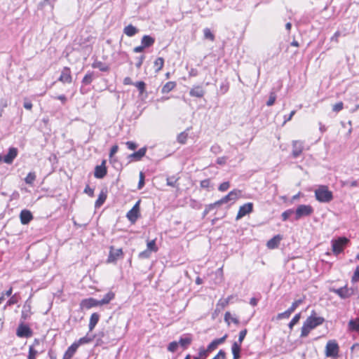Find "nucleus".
<instances>
[{"label":"nucleus","instance_id":"f257e3e1","mask_svg":"<svg viewBox=\"0 0 359 359\" xmlns=\"http://www.w3.org/2000/svg\"><path fill=\"white\" fill-rule=\"evenodd\" d=\"M325 319L323 317H317L312 314L308 317L304 323L302 327L301 337H306L311 330L316 328L320 325H322Z\"/></svg>","mask_w":359,"mask_h":359},{"label":"nucleus","instance_id":"f03ea898","mask_svg":"<svg viewBox=\"0 0 359 359\" xmlns=\"http://www.w3.org/2000/svg\"><path fill=\"white\" fill-rule=\"evenodd\" d=\"M316 199L320 203H329L333 199V194L325 185H320L315 190Z\"/></svg>","mask_w":359,"mask_h":359},{"label":"nucleus","instance_id":"7ed1b4c3","mask_svg":"<svg viewBox=\"0 0 359 359\" xmlns=\"http://www.w3.org/2000/svg\"><path fill=\"white\" fill-rule=\"evenodd\" d=\"M348 241V239L346 237H339L337 239L332 240L331 243L333 253L334 255H339L343 252Z\"/></svg>","mask_w":359,"mask_h":359},{"label":"nucleus","instance_id":"20e7f679","mask_svg":"<svg viewBox=\"0 0 359 359\" xmlns=\"http://www.w3.org/2000/svg\"><path fill=\"white\" fill-rule=\"evenodd\" d=\"M313 212V208L310 205H299L295 210V220L304 217L310 216Z\"/></svg>","mask_w":359,"mask_h":359},{"label":"nucleus","instance_id":"39448f33","mask_svg":"<svg viewBox=\"0 0 359 359\" xmlns=\"http://www.w3.org/2000/svg\"><path fill=\"white\" fill-rule=\"evenodd\" d=\"M339 353V346L334 340L327 341L325 346V355L327 357L337 358Z\"/></svg>","mask_w":359,"mask_h":359},{"label":"nucleus","instance_id":"423d86ee","mask_svg":"<svg viewBox=\"0 0 359 359\" xmlns=\"http://www.w3.org/2000/svg\"><path fill=\"white\" fill-rule=\"evenodd\" d=\"M331 292L337 294L341 299H346L350 297L354 294V290L353 288H348L347 287H341L338 289H331Z\"/></svg>","mask_w":359,"mask_h":359},{"label":"nucleus","instance_id":"0eeeda50","mask_svg":"<svg viewBox=\"0 0 359 359\" xmlns=\"http://www.w3.org/2000/svg\"><path fill=\"white\" fill-rule=\"evenodd\" d=\"M140 201H138L133 207L131 210H130L126 215L128 219L134 223L136 222L140 215Z\"/></svg>","mask_w":359,"mask_h":359},{"label":"nucleus","instance_id":"6e6552de","mask_svg":"<svg viewBox=\"0 0 359 359\" xmlns=\"http://www.w3.org/2000/svg\"><path fill=\"white\" fill-rule=\"evenodd\" d=\"M123 256L121 248L116 249L113 246L110 247L109 254L107 258L108 263H115L116 260Z\"/></svg>","mask_w":359,"mask_h":359},{"label":"nucleus","instance_id":"1a4fd4ad","mask_svg":"<svg viewBox=\"0 0 359 359\" xmlns=\"http://www.w3.org/2000/svg\"><path fill=\"white\" fill-rule=\"evenodd\" d=\"M253 210V204L252 203H247L244 205H241L238 210V214L236 215V219L238 220L245 216L248 214H250Z\"/></svg>","mask_w":359,"mask_h":359},{"label":"nucleus","instance_id":"9d476101","mask_svg":"<svg viewBox=\"0 0 359 359\" xmlns=\"http://www.w3.org/2000/svg\"><path fill=\"white\" fill-rule=\"evenodd\" d=\"M292 156L293 158H298L302 153L304 149V142L299 140H293L292 142Z\"/></svg>","mask_w":359,"mask_h":359},{"label":"nucleus","instance_id":"9b49d317","mask_svg":"<svg viewBox=\"0 0 359 359\" xmlns=\"http://www.w3.org/2000/svg\"><path fill=\"white\" fill-rule=\"evenodd\" d=\"M240 193V191L234 189L230 191L226 196H224L220 200L217 201V203L221 205L224 203H226L231 201H235L238 198V194Z\"/></svg>","mask_w":359,"mask_h":359},{"label":"nucleus","instance_id":"f8f14e48","mask_svg":"<svg viewBox=\"0 0 359 359\" xmlns=\"http://www.w3.org/2000/svg\"><path fill=\"white\" fill-rule=\"evenodd\" d=\"M105 161H103L100 165L95 168L94 176L97 179H102L107 175V168L105 166Z\"/></svg>","mask_w":359,"mask_h":359},{"label":"nucleus","instance_id":"ddd939ff","mask_svg":"<svg viewBox=\"0 0 359 359\" xmlns=\"http://www.w3.org/2000/svg\"><path fill=\"white\" fill-rule=\"evenodd\" d=\"M58 80L62 83H70L72 81L71 71L69 67H64Z\"/></svg>","mask_w":359,"mask_h":359},{"label":"nucleus","instance_id":"4468645a","mask_svg":"<svg viewBox=\"0 0 359 359\" xmlns=\"http://www.w3.org/2000/svg\"><path fill=\"white\" fill-rule=\"evenodd\" d=\"M16 334L19 337H29L32 335V331L27 325L21 324L18 327Z\"/></svg>","mask_w":359,"mask_h":359},{"label":"nucleus","instance_id":"2eb2a0df","mask_svg":"<svg viewBox=\"0 0 359 359\" xmlns=\"http://www.w3.org/2000/svg\"><path fill=\"white\" fill-rule=\"evenodd\" d=\"M20 222L25 225L29 224L33 219L32 212L28 210H22L20 213Z\"/></svg>","mask_w":359,"mask_h":359},{"label":"nucleus","instance_id":"dca6fc26","mask_svg":"<svg viewBox=\"0 0 359 359\" xmlns=\"http://www.w3.org/2000/svg\"><path fill=\"white\" fill-rule=\"evenodd\" d=\"M18 155V149L15 147H11L8 152L4 157V161L6 163L11 164Z\"/></svg>","mask_w":359,"mask_h":359},{"label":"nucleus","instance_id":"f3484780","mask_svg":"<svg viewBox=\"0 0 359 359\" xmlns=\"http://www.w3.org/2000/svg\"><path fill=\"white\" fill-rule=\"evenodd\" d=\"M81 306L83 308L89 309L92 307L100 306V301L93 298H88L83 299L81 303Z\"/></svg>","mask_w":359,"mask_h":359},{"label":"nucleus","instance_id":"a211bd4d","mask_svg":"<svg viewBox=\"0 0 359 359\" xmlns=\"http://www.w3.org/2000/svg\"><path fill=\"white\" fill-rule=\"evenodd\" d=\"M147 152V148L142 147L140 149L137 151H135L128 156L129 158L133 159L135 161H140L141 158L145 156Z\"/></svg>","mask_w":359,"mask_h":359},{"label":"nucleus","instance_id":"6ab92c4d","mask_svg":"<svg viewBox=\"0 0 359 359\" xmlns=\"http://www.w3.org/2000/svg\"><path fill=\"white\" fill-rule=\"evenodd\" d=\"M39 344V340L35 339L34 344L29 346L27 359H36L39 352L37 350L34 348V346L38 345Z\"/></svg>","mask_w":359,"mask_h":359},{"label":"nucleus","instance_id":"aec40b11","mask_svg":"<svg viewBox=\"0 0 359 359\" xmlns=\"http://www.w3.org/2000/svg\"><path fill=\"white\" fill-rule=\"evenodd\" d=\"M227 337V335L225 334L224 337H221V338H219V339H216L215 340H213L208 346V351H212L213 350H215L218 345L222 344L224 342V341L226 340Z\"/></svg>","mask_w":359,"mask_h":359},{"label":"nucleus","instance_id":"412c9836","mask_svg":"<svg viewBox=\"0 0 359 359\" xmlns=\"http://www.w3.org/2000/svg\"><path fill=\"white\" fill-rule=\"evenodd\" d=\"M154 42H155V39L149 35L143 36L141 39V43L146 48L152 46L154 45Z\"/></svg>","mask_w":359,"mask_h":359},{"label":"nucleus","instance_id":"4be33fe9","mask_svg":"<svg viewBox=\"0 0 359 359\" xmlns=\"http://www.w3.org/2000/svg\"><path fill=\"white\" fill-rule=\"evenodd\" d=\"M189 94L192 97H202L205 94V90L201 86H196L190 90Z\"/></svg>","mask_w":359,"mask_h":359},{"label":"nucleus","instance_id":"5701e85b","mask_svg":"<svg viewBox=\"0 0 359 359\" xmlns=\"http://www.w3.org/2000/svg\"><path fill=\"white\" fill-rule=\"evenodd\" d=\"M281 239L282 238L280 236H275L267 242L266 245L269 249H274L278 246Z\"/></svg>","mask_w":359,"mask_h":359},{"label":"nucleus","instance_id":"b1692460","mask_svg":"<svg viewBox=\"0 0 359 359\" xmlns=\"http://www.w3.org/2000/svg\"><path fill=\"white\" fill-rule=\"evenodd\" d=\"M100 319V315L97 313H93L90 318L89 321V331L91 332L95 328V325L97 324Z\"/></svg>","mask_w":359,"mask_h":359},{"label":"nucleus","instance_id":"393cba45","mask_svg":"<svg viewBox=\"0 0 359 359\" xmlns=\"http://www.w3.org/2000/svg\"><path fill=\"white\" fill-rule=\"evenodd\" d=\"M94 336H90L88 334H86L85 337L80 338L78 341L74 342V344H76L77 348L79 347V346L85 344H88L93 341L94 339Z\"/></svg>","mask_w":359,"mask_h":359},{"label":"nucleus","instance_id":"a878e982","mask_svg":"<svg viewBox=\"0 0 359 359\" xmlns=\"http://www.w3.org/2000/svg\"><path fill=\"white\" fill-rule=\"evenodd\" d=\"M76 344H74V343L67 348L66 352L65 353V355L63 356V359H71L72 356L74 355L77 350Z\"/></svg>","mask_w":359,"mask_h":359},{"label":"nucleus","instance_id":"bb28decb","mask_svg":"<svg viewBox=\"0 0 359 359\" xmlns=\"http://www.w3.org/2000/svg\"><path fill=\"white\" fill-rule=\"evenodd\" d=\"M137 32L138 29L132 25H129L123 29V33L129 37L135 36Z\"/></svg>","mask_w":359,"mask_h":359},{"label":"nucleus","instance_id":"cd10ccee","mask_svg":"<svg viewBox=\"0 0 359 359\" xmlns=\"http://www.w3.org/2000/svg\"><path fill=\"white\" fill-rule=\"evenodd\" d=\"M348 330L351 332L359 331V318L349 320L348 324Z\"/></svg>","mask_w":359,"mask_h":359},{"label":"nucleus","instance_id":"c85d7f7f","mask_svg":"<svg viewBox=\"0 0 359 359\" xmlns=\"http://www.w3.org/2000/svg\"><path fill=\"white\" fill-rule=\"evenodd\" d=\"M115 294L112 292H107L104 297L99 300L100 306L109 304L112 299H114Z\"/></svg>","mask_w":359,"mask_h":359},{"label":"nucleus","instance_id":"c756f323","mask_svg":"<svg viewBox=\"0 0 359 359\" xmlns=\"http://www.w3.org/2000/svg\"><path fill=\"white\" fill-rule=\"evenodd\" d=\"M231 351L234 359H238L240 358L241 345L238 342H233L231 346Z\"/></svg>","mask_w":359,"mask_h":359},{"label":"nucleus","instance_id":"7c9ffc66","mask_svg":"<svg viewBox=\"0 0 359 359\" xmlns=\"http://www.w3.org/2000/svg\"><path fill=\"white\" fill-rule=\"evenodd\" d=\"M176 84L173 81L167 82L162 88L161 92L162 93H168L171 91L175 87Z\"/></svg>","mask_w":359,"mask_h":359},{"label":"nucleus","instance_id":"2f4dec72","mask_svg":"<svg viewBox=\"0 0 359 359\" xmlns=\"http://www.w3.org/2000/svg\"><path fill=\"white\" fill-rule=\"evenodd\" d=\"M154 67L156 68V72H158L161 71L164 65V60L163 57H158L156 59V60L154 62Z\"/></svg>","mask_w":359,"mask_h":359},{"label":"nucleus","instance_id":"473e14b6","mask_svg":"<svg viewBox=\"0 0 359 359\" xmlns=\"http://www.w3.org/2000/svg\"><path fill=\"white\" fill-rule=\"evenodd\" d=\"M46 6H50V10L53 11L54 8V2L51 0H43L39 4V9H43Z\"/></svg>","mask_w":359,"mask_h":359},{"label":"nucleus","instance_id":"72a5a7b5","mask_svg":"<svg viewBox=\"0 0 359 359\" xmlns=\"http://www.w3.org/2000/svg\"><path fill=\"white\" fill-rule=\"evenodd\" d=\"M191 339L190 337H181L179 340V345L184 348H187V346L191 344Z\"/></svg>","mask_w":359,"mask_h":359},{"label":"nucleus","instance_id":"f704fd0d","mask_svg":"<svg viewBox=\"0 0 359 359\" xmlns=\"http://www.w3.org/2000/svg\"><path fill=\"white\" fill-rule=\"evenodd\" d=\"M341 184L342 187H355L359 185V183L357 180H346V181H341Z\"/></svg>","mask_w":359,"mask_h":359},{"label":"nucleus","instance_id":"c9c22d12","mask_svg":"<svg viewBox=\"0 0 359 359\" xmlns=\"http://www.w3.org/2000/svg\"><path fill=\"white\" fill-rule=\"evenodd\" d=\"M203 34L205 39H209L211 41L215 40V35L211 32L209 28H205L203 29Z\"/></svg>","mask_w":359,"mask_h":359},{"label":"nucleus","instance_id":"e433bc0d","mask_svg":"<svg viewBox=\"0 0 359 359\" xmlns=\"http://www.w3.org/2000/svg\"><path fill=\"white\" fill-rule=\"evenodd\" d=\"M106 198H107V196L102 192L99 195V197L97 199V201H95V207L96 208L100 207L104 203V202L105 201Z\"/></svg>","mask_w":359,"mask_h":359},{"label":"nucleus","instance_id":"4c0bfd02","mask_svg":"<svg viewBox=\"0 0 359 359\" xmlns=\"http://www.w3.org/2000/svg\"><path fill=\"white\" fill-rule=\"evenodd\" d=\"M211 352V351H208V347L205 349L203 347L200 348L198 352V358L199 359H205L208 357V353Z\"/></svg>","mask_w":359,"mask_h":359},{"label":"nucleus","instance_id":"58836bf2","mask_svg":"<svg viewBox=\"0 0 359 359\" xmlns=\"http://www.w3.org/2000/svg\"><path fill=\"white\" fill-rule=\"evenodd\" d=\"M35 180H36L35 173L31 172L27 174V177L25 179V181L27 184H32Z\"/></svg>","mask_w":359,"mask_h":359},{"label":"nucleus","instance_id":"ea45409f","mask_svg":"<svg viewBox=\"0 0 359 359\" xmlns=\"http://www.w3.org/2000/svg\"><path fill=\"white\" fill-rule=\"evenodd\" d=\"M229 304L228 300H225L224 299H221L218 301L217 304V310L219 311L224 309Z\"/></svg>","mask_w":359,"mask_h":359},{"label":"nucleus","instance_id":"a19ab883","mask_svg":"<svg viewBox=\"0 0 359 359\" xmlns=\"http://www.w3.org/2000/svg\"><path fill=\"white\" fill-rule=\"evenodd\" d=\"M300 317H301V314H300V313H297V314H296V315L292 318V319L291 320V321L290 322V323H289V325H288V326H289V327H290V330H292V327H293V326H294V325H296V324L299 322V319H300Z\"/></svg>","mask_w":359,"mask_h":359},{"label":"nucleus","instance_id":"79ce46f5","mask_svg":"<svg viewBox=\"0 0 359 359\" xmlns=\"http://www.w3.org/2000/svg\"><path fill=\"white\" fill-rule=\"evenodd\" d=\"M229 320H231L235 324H238L239 321L237 318H233L229 312H226L224 315V320L229 324Z\"/></svg>","mask_w":359,"mask_h":359},{"label":"nucleus","instance_id":"37998d69","mask_svg":"<svg viewBox=\"0 0 359 359\" xmlns=\"http://www.w3.org/2000/svg\"><path fill=\"white\" fill-rule=\"evenodd\" d=\"M147 250L149 252H156L158 250V248L156 246V242L155 240L150 241L147 243Z\"/></svg>","mask_w":359,"mask_h":359},{"label":"nucleus","instance_id":"c03bdc74","mask_svg":"<svg viewBox=\"0 0 359 359\" xmlns=\"http://www.w3.org/2000/svg\"><path fill=\"white\" fill-rule=\"evenodd\" d=\"M276 99V95L275 92H273V91L271 92L270 95H269V98L266 102V105L269 107L272 106L274 104Z\"/></svg>","mask_w":359,"mask_h":359},{"label":"nucleus","instance_id":"a18cd8bd","mask_svg":"<svg viewBox=\"0 0 359 359\" xmlns=\"http://www.w3.org/2000/svg\"><path fill=\"white\" fill-rule=\"evenodd\" d=\"M292 313L289 309H287L283 313H278L276 318L278 320H280V319H283V318H288Z\"/></svg>","mask_w":359,"mask_h":359},{"label":"nucleus","instance_id":"49530a36","mask_svg":"<svg viewBox=\"0 0 359 359\" xmlns=\"http://www.w3.org/2000/svg\"><path fill=\"white\" fill-rule=\"evenodd\" d=\"M93 67L94 68H99L102 72H107L108 70V67L103 65L101 62H97L93 63Z\"/></svg>","mask_w":359,"mask_h":359},{"label":"nucleus","instance_id":"de8ad7c7","mask_svg":"<svg viewBox=\"0 0 359 359\" xmlns=\"http://www.w3.org/2000/svg\"><path fill=\"white\" fill-rule=\"evenodd\" d=\"M302 302H303V299H297V300L294 301V302L292 304L291 306H290L288 309H289L292 313H293V312L295 311V309H297V307H298L301 304H302Z\"/></svg>","mask_w":359,"mask_h":359},{"label":"nucleus","instance_id":"09e8293b","mask_svg":"<svg viewBox=\"0 0 359 359\" xmlns=\"http://www.w3.org/2000/svg\"><path fill=\"white\" fill-rule=\"evenodd\" d=\"M187 133L182 132L177 136V141L181 144H184L187 140Z\"/></svg>","mask_w":359,"mask_h":359},{"label":"nucleus","instance_id":"8fccbe9b","mask_svg":"<svg viewBox=\"0 0 359 359\" xmlns=\"http://www.w3.org/2000/svg\"><path fill=\"white\" fill-rule=\"evenodd\" d=\"M179 344L177 341H172L169 344L168 346V350L170 352H175L178 348Z\"/></svg>","mask_w":359,"mask_h":359},{"label":"nucleus","instance_id":"3c124183","mask_svg":"<svg viewBox=\"0 0 359 359\" xmlns=\"http://www.w3.org/2000/svg\"><path fill=\"white\" fill-rule=\"evenodd\" d=\"M93 81V74L92 73H88V74H86L85 75V76L83 77V80H82V83L87 85V84H90Z\"/></svg>","mask_w":359,"mask_h":359},{"label":"nucleus","instance_id":"603ef678","mask_svg":"<svg viewBox=\"0 0 359 359\" xmlns=\"http://www.w3.org/2000/svg\"><path fill=\"white\" fill-rule=\"evenodd\" d=\"M294 212L292 209H289L283 212L281 215L282 219L283 221H286L292 214H293Z\"/></svg>","mask_w":359,"mask_h":359},{"label":"nucleus","instance_id":"864d4df0","mask_svg":"<svg viewBox=\"0 0 359 359\" xmlns=\"http://www.w3.org/2000/svg\"><path fill=\"white\" fill-rule=\"evenodd\" d=\"M18 302V297L17 294H13L6 303V306H11L17 304Z\"/></svg>","mask_w":359,"mask_h":359},{"label":"nucleus","instance_id":"5fc2aeb1","mask_svg":"<svg viewBox=\"0 0 359 359\" xmlns=\"http://www.w3.org/2000/svg\"><path fill=\"white\" fill-rule=\"evenodd\" d=\"M140 90V94H142L145 90V83L143 81H138L134 84Z\"/></svg>","mask_w":359,"mask_h":359},{"label":"nucleus","instance_id":"6e6d98bb","mask_svg":"<svg viewBox=\"0 0 359 359\" xmlns=\"http://www.w3.org/2000/svg\"><path fill=\"white\" fill-rule=\"evenodd\" d=\"M247 334V330L246 329H244L243 330H241L239 333V337H238V343L240 344V345H241L243 339H245V336Z\"/></svg>","mask_w":359,"mask_h":359},{"label":"nucleus","instance_id":"4d7b16f0","mask_svg":"<svg viewBox=\"0 0 359 359\" xmlns=\"http://www.w3.org/2000/svg\"><path fill=\"white\" fill-rule=\"evenodd\" d=\"M30 309H31V302L29 299L25 302V303L23 306L22 315H24V313L26 312H29Z\"/></svg>","mask_w":359,"mask_h":359},{"label":"nucleus","instance_id":"13d9d810","mask_svg":"<svg viewBox=\"0 0 359 359\" xmlns=\"http://www.w3.org/2000/svg\"><path fill=\"white\" fill-rule=\"evenodd\" d=\"M229 187L230 183L229 182H224L219 186L218 189L220 191H225L229 188Z\"/></svg>","mask_w":359,"mask_h":359},{"label":"nucleus","instance_id":"bf43d9fd","mask_svg":"<svg viewBox=\"0 0 359 359\" xmlns=\"http://www.w3.org/2000/svg\"><path fill=\"white\" fill-rule=\"evenodd\" d=\"M211 187L210 180L209 179H206L202 180L201 182V187L203 189H208Z\"/></svg>","mask_w":359,"mask_h":359},{"label":"nucleus","instance_id":"052dcab7","mask_svg":"<svg viewBox=\"0 0 359 359\" xmlns=\"http://www.w3.org/2000/svg\"><path fill=\"white\" fill-rule=\"evenodd\" d=\"M144 185V175L142 172L140 173V180L138 183V189H140Z\"/></svg>","mask_w":359,"mask_h":359},{"label":"nucleus","instance_id":"680f3d73","mask_svg":"<svg viewBox=\"0 0 359 359\" xmlns=\"http://www.w3.org/2000/svg\"><path fill=\"white\" fill-rule=\"evenodd\" d=\"M150 255H151V252L146 250L141 252L139 254V257L141 259H147V258H149L150 257Z\"/></svg>","mask_w":359,"mask_h":359},{"label":"nucleus","instance_id":"e2e57ef3","mask_svg":"<svg viewBox=\"0 0 359 359\" xmlns=\"http://www.w3.org/2000/svg\"><path fill=\"white\" fill-rule=\"evenodd\" d=\"M343 109V103L341 102L336 103L333 105L332 110L334 111L338 112Z\"/></svg>","mask_w":359,"mask_h":359},{"label":"nucleus","instance_id":"0e129e2a","mask_svg":"<svg viewBox=\"0 0 359 359\" xmlns=\"http://www.w3.org/2000/svg\"><path fill=\"white\" fill-rule=\"evenodd\" d=\"M226 353L223 350H220L212 359H225Z\"/></svg>","mask_w":359,"mask_h":359},{"label":"nucleus","instance_id":"69168bd1","mask_svg":"<svg viewBox=\"0 0 359 359\" xmlns=\"http://www.w3.org/2000/svg\"><path fill=\"white\" fill-rule=\"evenodd\" d=\"M144 59H145V56L144 55H142L137 57V62L135 64V66L137 69L140 68Z\"/></svg>","mask_w":359,"mask_h":359},{"label":"nucleus","instance_id":"338daca9","mask_svg":"<svg viewBox=\"0 0 359 359\" xmlns=\"http://www.w3.org/2000/svg\"><path fill=\"white\" fill-rule=\"evenodd\" d=\"M219 89L222 94L226 93L229 90V84L227 83H222Z\"/></svg>","mask_w":359,"mask_h":359},{"label":"nucleus","instance_id":"774afa93","mask_svg":"<svg viewBox=\"0 0 359 359\" xmlns=\"http://www.w3.org/2000/svg\"><path fill=\"white\" fill-rule=\"evenodd\" d=\"M359 280V266H358L354 271L352 277V281L356 282Z\"/></svg>","mask_w":359,"mask_h":359}]
</instances>
